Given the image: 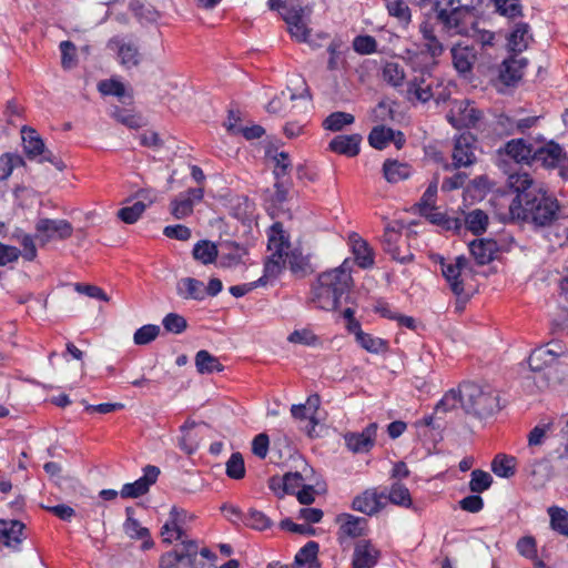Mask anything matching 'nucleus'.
<instances>
[{"label": "nucleus", "mask_w": 568, "mask_h": 568, "mask_svg": "<svg viewBox=\"0 0 568 568\" xmlns=\"http://www.w3.org/2000/svg\"><path fill=\"white\" fill-rule=\"evenodd\" d=\"M508 184L516 195L509 203L508 215L503 217L504 223H526L541 230L552 227L564 217L556 195L528 173L511 174Z\"/></svg>", "instance_id": "nucleus-1"}, {"label": "nucleus", "mask_w": 568, "mask_h": 568, "mask_svg": "<svg viewBox=\"0 0 568 568\" xmlns=\"http://www.w3.org/2000/svg\"><path fill=\"white\" fill-rule=\"evenodd\" d=\"M424 9L429 7L427 14L434 13L435 20L448 36L474 34L477 29L475 7L462 6L459 0H410Z\"/></svg>", "instance_id": "nucleus-2"}, {"label": "nucleus", "mask_w": 568, "mask_h": 568, "mask_svg": "<svg viewBox=\"0 0 568 568\" xmlns=\"http://www.w3.org/2000/svg\"><path fill=\"white\" fill-rule=\"evenodd\" d=\"M353 283L352 275H336L332 271L323 272L313 287V302L324 311H335L341 297L348 293Z\"/></svg>", "instance_id": "nucleus-3"}, {"label": "nucleus", "mask_w": 568, "mask_h": 568, "mask_svg": "<svg viewBox=\"0 0 568 568\" xmlns=\"http://www.w3.org/2000/svg\"><path fill=\"white\" fill-rule=\"evenodd\" d=\"M499 394L485 392L475 384L464 385L463 409L477 418H486L501 409Z\"/></svg>", "instance_id": "nucleus-4"}, {"label": "nucleus", "mask_w": 568, "mask_h": 568, "mask_svg": "<svg viewBox=\"0 0 568 568\" xmlns=\"http://www.w3.org/2000/svg\"><path fill=\"white\" fill-rule=\"evenodd\" d=\"M21 138L23 152L29 160H38L39 163L49 162L59 171H63L67 168L60 158L45 148L43 140L33 128L23 125Z\"/></svg>", "instance_id": "nucleus-5"}, {"label": "nucleus", "mask_w": 568, "mask_h": 568, "mask_svg": "<svg viewBox=\"0 0 568 568\" xmlns=\"http://www.w3.org/2000/svg\"><path fill=\"white\" fill-rule=\"evenodd\" d=\"M36 237L40 239L42 244L52 240L64 241L72 236L73 226L67 220H52L48 217L39 219L36 223Z\"/></svg>", "instance_id": "nucleus-6"}, {"label": "nucleus", "mask_w": 568, "mask_h": 568, "mask_svg": "<svg viewBox=\"0 0 568 568\" xmlns=\"http://www.w3.org/2000/svg\"><path fill=\"white\" fill-rule=\"evenodd\" d=\"M475 142L476 138L470 132H463L455 139L454 150L452 154V166L454 169L469 166L475 163Z\"/></svg>", "instance_id": "nucleus-7"}, {"label": "nucleus", "mask_w": 568, "mask_h": 568, "mask_svg": "<svg viewBox=\"0 0 568 568\" xmlns=\"http://www.w3.org/2000/svg\"><path fill=\"white\" fill-rule=\"evenodd\" d=\"M143 476L133 483L124 484L120 495L122 498H139L145 495L150 487L156 483L160 475V468L153 465H146L143 468Z\"/></svg>", "instance_id": "nucleus-8"}, {"label": "nucleus", "mask_w": 568, "mask_h": 568, "mask_svg": "<svg viewBox=\"0 0 568 568\" xmlns=\"http://www.w3.org/2000/svg\"><path fill=\"white\" fill-rule=\"evenodd\" d=\"M377 436V424H368L361 433H346L344 440L347 448L353 453H368L375 445Z\"/></svg>", "instance_id": "nucleus-9"}, {"label": "nucleus", "mask_w": 568, "mask_h": 568, "mask_svg": "<svg viewBox=\"0 0 568 568\" xmlns=\"http://www.w3.org/2000/svg\"><path fill=\"white\" fill-rule=\"evenodd\" d=\"M381 558V550L369 539H359L354 547L352 568H374Z\"/></svg>", "instance_id": "nucleus-10"}, {"label": "nucleus", "mask_w": 568, "mask_h": 568, "mask_svg": "<svg viewBox=\"0 0 568 568\" xmlns=\"http://www.w3.org/2000/svg\"><path fill=\"white\" fill-rule=\"evenodd\" d=\"M400 240V232L394 226L387 225L382 237V246L384 252L388 254L394 261H397L402 264H407L414 260V254L408 248L406 250L405 254H402L398 246Z\"/></svg>", "instance_id": "nucleus-11"}, {"label": "nucleus", "mask_w": 568, "mask_h": 568, "mask_svg": "<svg viewBox=\"0 0 568 568\" xmlns=\"http://www.w3.org/2000/svg\"><path fill=\"white\" fill-rule=\"evenodd\" d=\"M457 111L458 115L453 111L446 115L447 121L456 129L474 128L483 116L481 111L471 106L469 100L458 102Z\"/></svg>", "instance_id": "nucleus-12"}, {"label": "nucleus", "mask_w": 568, "mask_h": 568, "mask_svg": "<svg viewBox=\"0 0 568 568\" xmlns=\"http://www.w3.org/2000/svg\"><path fill=\"white\" fill-rule=\"evenodd\" d=\"M336 521L341 524L338 530L339 544H344L345 537L358 538L366 535L367 519L364 517H356L351 514H341L336 517Z\"/></svg>", "instance_id": "nucleus-13"}, {"label": "nucleus", "mask_w": 568, "mask_h": 568, "mask_svg": "<svg viewBox=\"0 0 568 568\" xmlns=\"http://www.w3.org/2000/svg\"><path fill=\"white\" fill-rule=\"evenodd\" d=\"M382 499H386V494H377L375 490L366 489L362 495L353 499L352 508L356 511L372 516L385 507Z\"/></svg>", "instance_id": "nucleus-14"}, {"label": "nucleus", "mask_w": 568, "mask_h": 568, "mask_svg": "<svg viewBox=\"0 0 568 568\" xmlns=\"http://www.w3.org/2000/svg\"><path fill=\"white\" fill-rule=\"evenodd\" d=\"M362 135L354 133L349 135L341 134L334 136L328 143V150L347 158H354L359 154Z\"/></svg>", "instance_id": "nucleus-15"}, {"label": "nucleus", "mask_w": 568, "mask_h": 568, "mask_svg": "<svg viewBox=\"0 0 568 568\" xmlns=\"http://www.w3.org/2000/svg\"><path fill=\"white\" fill-rule=\"evenodd\" d=\"M26 526L20 520L0 519V541L14 550L19 549V545L26 538L23 530Z\"/></svg>", "instance_id": "nucleus-16"}, {"label": "nucleus", "mask_w": 568, "mask_h": 568, "mask_svg": "<svg viewBox=\"0 0 568 568\" xmlns=\"http://www.w3.org/2000/svg\"><path fill=\"white\" fill-rule=\"evenodd\" d=\"M469 252L478 265H486L494 261L498 244L491 239H477L469 243Z\"/></svg>", "instance_id": "nucleus-17"}, {"label": "nucleus", "mask_w": 568, "mask_h": 568, "mask_svg": "<svg viewBox=\"0 0 568 568\" xmlns=\"http://www.w3.org/2000/svg\"><path fill=\"white\" fill-rule=\"evenodd\" d=\"M186 516V511L183 509H179L173 506L169 514V520L162 526L161 535L163 536V542L172 544L173 539L170 536L171 532H175V540H182V537L185 536V531L182 528V524L184 523V518Z\"/></svg>", "instance_id": "nucleus-18"}, {"label": "nucleus", "mask_w": 568, "mask_h": 568, "mask_svg": "<svg viewBox=\"0 0 568 568\" xmlns=\"http://www.w3.org/2000/svg\"><path fill=\"white\" fill-rule=\"evenodd\" d=\"M504 151L517 163L531 164L535 146L524 139H513L505 144Z\"/></svg>", "instance_id": "nucleus-19"}, {"label": "nucleus", "mask_w": 568, "mask_h": 568, "mask_svg": "<svg viewBox=\"0 0 568 568\" xmlns=\"http://www.w3.org/2000/svg\"><path fill=\"white\" fill-rule=\"evenodd\" d=\"M560 352L548 349L544 346L536 347L529 355L528 364L532 372H541L554 366L560 356Z\"/></svg>", "instance_id": "nucleus-20"}, {"label": "nucleus", "mask_w": 568, "mask_h": 568, "mask_svg": "<svg viewBox=\"0 0 568 568\" xmlns=\"http://www.w3.org/2000/svg\"><path fill=\"white\" fill-rule=\"evenodd\" d=\"M352 252L355 256V263L361 268H371L374 265V253L368 243L356 233L349 236Z\"/></svg>", "instance_id": "nucleus-21"}, {"label": "nucleus", "mask_w": 568, "mask_h": 568, "mask_svg": "<svg viewBox=\"0 0 568 568\" xmlns=\"http://www.w3.org/2000/svg\"><path fill=\"white\" fill-rule=\"evenodd\" d=\"M561 156V146L558 143L550 141L542 146L535 148L532 163L540 162L545 168H555L557 166Z\"/></svg>", "instance_id": "nucleus-22"}, {"label": "nucleus", "mask_w": 568, "mask_h": 568, "mask_svg": "<svg viewBox=\"0 0 568 568\" xmlns=\"http://www.w3.org/2000/svg\"><path fill=\"white\" fill-rule=\"evenodd\" d=\"M268 235V250L273 251L272 256L283 258L286 255V250L290 247L288 235L285 234L281 222H275L270 229Z\"/></svg>", "instance_id": "nucleus-23"}, {"label": "nucleus", "mask_w": 568, "mask_h": 568, "mask_svg": "<svg viewBox=\"0 0 568 568\" xmlns=\"http://www.w3.org/2000/svg\"><path fill=\"white\" fill-rule=\"evenodd\" d=\"M452 58L454 68L459 74L465 75L471 71L476 55L473 48L457 44L452 48Z\"/></svg>", "instance_id": "nucleus-24"}, {"label": "nucleus", "mask_w": 568, "mask_h": 568, "mask_svg": "<svg viewBox=\"0 0 568 568\" xmlns=\"http://www.w3.org/2000/svg\"><path fill=\"white\" fill-rule=\"evenodd\" d=\"M178 294L185 300L202 301L205 297V286L202 281L194 277H183L176 284Z\"/></svg>", "instance_id": "nucleus-25"}, {"label": "nucleus", "mask_w": 568, "mask_h": 568, "mask_svg": "<svg viewBox=\"0 0 568 568\" xmlns=\"http://www.w3.org/2000/svg\"><path fill=\"white\" fill-rule=\"evenodd\" d=\"M410 166L397 160L386 159L383 163V175L388 183H398L410 176Z\"/></svg>", "instance_id": "nucleus-26"}, {"label": "nucleus", "mask_w": 568, "mask_h": 568, "mask_svg": "<svg viewBox=\"0 0 568 568\" xmlns=\"http://www.w3.org/2000/svg\"><path fill=\"white\" fill-rule=\"evenodd\" d=\"M438 261L442 265L443 276L449 284L452 292L456 297H458V300H462L464 296V282L460 280V271L455 267L454 263H445V258L443 256H438Z\"/></svg>", "instance_id": "nucleus-27"}, {"label": "nucleus", "mask_w": 568, "mask_h": 568, "mask_svg": "<svg viewBox=\"0 0 568 568\" xmlns=\"http://www.w3.org/2000/svg\"><path fill=\"white\" fill-rule=\"evenodd\" d=\"M111 43L116 45L120 63L124 68L131 69L140 64L141 54L135 44L121 42L120 40H112Z\"/></svg>", "instance_id": "nucleus-28"}, {"label": "nucleus", "mask_w": 568, "mask_h": 568, "mask_svg": "<svg viewBox=\"0 0 568 568\" xmlns=\"http://www.w3.org/2000/svg\"><path fill=\"white\" fill-rule=\"evenodd\" d=\"M530 27L527 22H518L515 24L514 30L508 37V48L515 54H518L527 49L528 42L527 37L529 33Z\"/></svg>", "instance_id": "nucleus-29"}, {"label": "nucleus", "mask_w": 568, "mask_h": 568, "mask_svg": "<svg viewBox=\"0 0 568 568\" xmlns=\"http://www.w3.org/2000/svg\"><path fill=\"white\" fill-rule=\"evenodd\" d=\"M195 366L200 374H213L224 371V365L209 351L201 349L195 355Z\"/></svg>", "instance_id": "nucleus-30"}, {"label": "nucleus", "mask_w": 568, "mask_h": 568, "mask_svg": "<svg viewBox=\"0 0 568 568\" xmlns=\"http://www.w3.org/2000/svg\"><path fill=\"white\" fill-rule=\"evenodd\" d=\"M286 256L288 268L294 275L298 277H305L306 275L314 272V268L310 262V257L304 256L300 250L295 248L291 251V253L286 254Z\"/></svg>", "instance_id": "nucleus-31"}, {"label": "nucleus", "mask_w": 568, "mask_h": 568, "mask_svg": "<svg viewBox=\"0 0 568 568\" xmlns=\"http://www.w3.org/2000/svg\"><path fill=\"white\" fill-rule=\"evenodd\" d=\"M192 255L194 260L200 263L207 265L214 263L219 256V250L216 245L209 240H200L195 243Z\"/></svg>", "instance_id": "nucleus-32"}, {"label": "nucleus", "mask_w": 568, "mask_h": 568, "mask_svg": "<svg viewBox=\"0 0 568 568\" xmlns=\"http://www.w3.org/2000/svg\"><path fill=\"white\" fill-rule=\"evenodd\" d=\"M222 246L229 250L227 253H223L220 257V265L222 267H231L242 263V257L247 254L246 248L234 241H226Z\"/></svg>", "instance_id": "nucleus-33"}, {"label": "nucleus", "mask_w": 568, "mask_h": 568, "mask_svg": "<svg viewBox=\"0 0 568 568\" xmlns=\"http://www.w3.org/2000/svg\"><path fill=\"white\" fill-rule=\"evenodd\" d=\"M491 470L500 478H510L516 474V458L498 454L491 462Z\"/></svg>", "instance_id": "nucleus-34"}, {"label": "nucleus", "mask_w": 568, "mask_h": 568, "mask_svg": "<svg viewBox=\"0 0 568 568\" xmlns=\"http://www.w3.org/2000/svg\"><path fill=\"white\" fill-rule=\"evenodd\" d=\"M320 551L318 542L311 540L306 542L295 555L293 568H301L308 564L310 568L314 567L317 562V555Z\"/></svg>", "instance_id": "nucleus-35"}, {"label": "nucleus", "mask_w": 568, "mask_h": 568, "mask_svg": "<svg viewBox=\"0 0 568 568\" xmlns=\"http://www.w3.org/2000/svg\"><path fill=\"white\" fill-rule=\"evenodd\" d=\"M550 528L561 536L568 537V510L559 506H550L547 509Z\"/></svg>", "instance_id": "nucleus-36"}, {"label": "nucleus", "mask_w": 568, "mask_h": 568, "mask_svg": "<svg viewBox=\"0 0 568 568\" xmlns=\"http://www.w3.org/2000/svg\"><path fill=\"white\" fill-rule=\"evenodd\" d=\"M465 226L474 235L479 236L487 230L488 215L483 210H473L465 216Z\"/></svg>", "instance_id": "nucleus-37"}, {"label": "nucleus", "mask_w": 568, "mask_h": 568, "mask_svg": "<svg viewBox=\"0 0 568 568\" xmlns=\"http://www.w3.org/2000/svg\"><path fill=\"white\" fill-rule=\"evenodd\" d=\"M111 116L119 123L130 129H139L145 124L142 115L134 113L129 109L120 108L118 105L113 106L111 111Z\"/></svg>", "instance_id": "nucleus-38"}, {"label": "nucleus", "mask_w": 568, "mask_h": 568, "mask_svg": "<svg viewBox=\"0 0 568 568\" xmlns=\"http://www.w3.org/2000/svg\"><path fill=\"white\" fill-rule=\"evenodd\" d=\"M130 9L141 23H155L161 17L152 4L139 0L131 2Z\"/></svg>", "instance_id": "nucleus-39"}, {"label": "nucleus", "mask_w": 568, "mask_h": 568, "mask_svg": "<svg viewBox=\"0 0 568 568\" xmlns=\"http://www.w3.org/2000/svg\"><path fill=\"white\" fill-rule=\"evenodd\" d=\"M464 402V385L458 389H450L445 393L443 398L435 406V414L447 413L457 407L458 404L463 407Z\"/></svg>", "instance_id": "nucleus-40"}, {"label": "nucleus", "mask_w": 568, "mask_h": 568, "mask_svg": "<svg viewBox=\"0 0 568 568\" xmlns=\"http://www.w3.org/2000/svg\"><path fill=\"white\" fill-rule=\"evenodd\" d=\"M424 216L429 223L442 226L445 231L459 233L463 227V222L459 217H450L446 213L427 212Z\"/></svg>", "instance_id": "nucleus-41"}, {"label": "nucleus", "mask_w": 568, "mask_h": 568, "mask_svg": "<svg viewBox=\"0 0 568 568\" xmlns=\"http://www.w3.org/2000/svg\"><path fill=\"white\" fill-rule=\"evenodd\" d=\"M407 94L414 95L422 103H426L433 98L432 85H425L424 75L415 77L407 84Z\"/></svg>", "instance_id": "nucleus-42"}, {"label": "nucleus", "mask_w": 568, "mask_h": 568, "mask_svg": "<svg viewBox=\"0 0 568 568\" xmlns=\"http://www.w3.org/2000/svg\"><path fill=\"white\" fill-rule=\"evenodd\" d=\"M393 138V129L385 125H376L368 134V143L376 150H384Z\"/></svg>", "instance_id": "nucleus-43"}, {"label": "nucleus", "mask_w": 568, "mask_h": 568, "mask_svg": "<svg viewBox=\"0 0 568 568\" xmlns=\"http://www.w3.org/2000/svg\"><path fill=\"white\" fill-rule=\"evenodd\" d=\"M355 118L351 113L343 111H336L331 113L324 121L323 128L327 131L337 132L341 131L345 125L353 124Z\"/></svg>", "instance_id": "nucleus-44"}, {"label": "nucleus", "mask_w": 568, "mask_h": 568, "mask_svg": "<svg viewBox=\"0 0 568 568\" xmlns=\"http://www.w3.org/2000/svg\"><path fill=\"white\" fill-rule=\"evenodd\" d=\"M424 47L425 51L414 53L408 52L409 57H412V62L414 65H417V60L419 58L429 55L435 59L444 53V45L436 36L426 39Z\"/></svg>", "instance_id": "nucleus-45"}, {"label": "nucleus", "mask_w": 568, "mask_h": 568, "mask_svg": "<svg viewBox=\"0 0 568 568\" xmlns=\"http://www.w3.org/2000/svg\"><path fill=\"white\" fill-rule=\"evenodd\" d=\"M524 72L517 68L515 63H513L509 59H505L499 69V79L500 81L507 85H515L518 81L521 80Z\"/></svg>", "instance_id": "nucleus-46"}, {"label": "nucleus", "mask_w": 568, "mask_h": 568, "mask_svg": "<svg viewBox=\"0 0 568 568\" xmlns=\"http://www.w3.org/2000/svg\"><path fill=\"white\" fill-rule=\"evenodd\" d=\"M386 498L394 505L409 508L412 506V496L408 488L400 484L394 483Z\"/></svg>", "instance_id": "nucleus-47"}, {"label": "nucleus", "mask_w": 568, "mask_h": 568, "mask_svg": "<svg viewBox=\"0 0 568 568\" xmlns=\"http://www.w3.org/2000/svg\"><path fill=\"white\" fill-rule=\"evenodd\" d=\"M243 525L251 529L262 531L268 529L273 523L264 513L251 508L247 514H245Z\"/></svg>", "instance_id": "nucleus-48"}, {"label": "nucleus", "mask_w": 568, "mask_h": 568, "mask_svg": "<svg viewBox=\"0 0 568 568\" xmlns=\"http://www.w3.org/2000/svg\"><path fill=\"white\" fill-rule=\"evenodd\" d=\"M493 484V477L489 473L475 469L470 474L469 489L471 493L481 494L489 489Z\"/></svg>", "instance_id": "nucleus-49"}, {"label": "nucleus", "mask_w": 568, "mask_h": 568, "mask_svg": "<svg viewBox=\"0 0 568 568\" xmlns=\"http://www.w3.org/2000/svg\"><path fill=\"white\" fill-rule=\"evenodd\" d=\"M125 514L126 520L123 525L125 534L132 539L144 538L145 536H148L149 529L142 527L140 523L135 518H133L134 509L132 507H126Z\"/></svg>", "instance_id": "nucleus-50"}, {"label": "nucleus", "mask_w": 568, "mask_h": 568, "mask_svg": "<svg viewBox=\"0 0 568 568\" xmlns=\"http://www.w3.org/2000/svg\"><path fill=\"white\" fill-rule=\"evenodd\" d=\"M356 342L367 352L377 354L387 349V342L383 338L375 337L368 333H361Z\"/></svg>", "instance_id": "nucleus-51"}, {"label": "nucleus", "mask_w": 568, "mask_h": 568, "mask_svg": "<svg viewBox=\"0 0 568 568\" xmlns=\"http://www.w3.org/2000/svg\"><path fill=\"white\" fill-rule=\"evenodd\" d=\"M225 473L231 479H242L245 477V464L241 453L236 452L231 455L226 462Z\"/></svg>", "instance_id": "nucleus-52"}, {"label": "nucleus", "mask_w": 568, "mask_h": 568, "mask_svg": "<svg viewBox=\"0 0 568 568\" xmlns=\"http://www.w3.org/2000/svg\"><path fill=\"white\" fill-rule=\"evenodd\" d=\"M496 7V11L510 19L521 17L523 8L519 0H489Z\"/></svg>", "instance_id": "nucleus-53"}, {"label": "nucleus", "mask_w": 568, "mask_h": 568, "mask_svg": "<svg viewBox=\"0 0 568 568\" xmlns=\"http://www.w3.org/2000/svg\"><path fill=\"white\" fill-rule=\"evenodd\" d=\"M438 180L437 178H435L425 190L424 194L420 197V201L417 203L420 215H425L428 212V210H433L435 207Z\"/></svg>", "instance_id": "nucleus-54"}, {"label": "nucleus", "mask_w": 568, "mask_h": 568, "mask_svg": "<svg viewBox=\"0 0 568 568\" xmlns=\"http://www.w3.org/2000/svg\"><path fill=\"white\" fill-rule=\"evenodd\" d=\"M352 45L353 50L362 55L372 54L377 51V41L369 34L356 36Z\"/></svg>", "instance_id": "nucleus-55"}, {"label": "nucleus", "mask_w": 568, "mask_h": 568, "mask_svg": "<svg viewBox=\"0 0 568 568\" xmlns=\"http://www.w3.org/2000/svg\"><path fill=\"white\" fill-rule=\"evenodd\" d=\"M303 14L304 8L302 0H285L281 16L286 23L301 20Z\"/></svg>", "instance_id": "nucleus-56"}, {"label": "nucleus", "mask_w": 568, "mask_h": 568, "mask_svg": "<svg viewBox=\"0 0 568 568\" xmlns=\"http://www.w3.org/2000/svg\"><path fill=\"white\" fill-rule=\"evenodd\" d=\"M145 209L146 205L142 201H138L131 206L120 209L116 215L122 222L133 224L140 219Z\"/></svg>", "instance_id": "nucleus-57"}, {"label": "nucleus", "mask_w": 568, "mask_h": 568, "mask_svg": "<svg viewBox=\"0 0 568 568\" xmlns=\"http://www.w3.org/2000/svg\"><path fill=\"white\" fill-rule=\"evenodd\" d=\"M192 202L180 193L178 197L171 201V213L178 219L182 220L193 213Z\"/></svg>", "instance_id": "nucleus-58"}, {"label": "nucleus", "mask_w": 568, "mask_h": 568, "mask_svg": "<svg viewBox=\"0 0 568 568\" xmlns=\"http://www.w3.org/2000/svg\"><path fill=\"white\" fill-rule=\"evenodd\" d=\"M384 80L393 87H399L405 79V72L396 62H387L383 69Z\"/></svg>", "instance_id": "nucleus-59"}, {"label": "nucleus", "mask_w": 568, "mask_h": 568, "mask_svg": "<svg viewBox=\"0 0 568 568\" xmlns=\"http://www.w3.org/2000/svg\"><path fill=\"white\" fill-rule=\"evenodd\" d=\"M163 327L168 333L181 334L187 328L186 320L178 313H169L162 321Z\"/></svg>", "instance_id": "nucleus-60"}, {"label": "nucleus", "mask_w": 568, "mask_h": 568, "mask_svg": "<svg viewBox=\"0 0 568 568\" xmlns=\"http://www.w3.org/2000/svg\"><path fill=\"white\" fill-rule=\"evenodd\" d=\"M98 90L103 95H112L119 99L125 97L124 84L115 79L102 80L98 83Z\"/></svg>", "instance_id": "nucleus-61"}, {"label": "nucleus", "mask_w": 568, "mask_h": 568, "mask_svg": "<svg viewBox=\"0 0 568 568\" xmlns=\"http://www.w3.org/2000/svg\"><path fill=\"white\" fill-rule=\"evenodd\" d=\"M159 334L160 326L146 324L135 331L133 341L136 345H146L154 341Z\"/></svg>", "instance_id": "nucleus-62"}, {"label": "nucleus", "mask_w": 568, "mask_h": 568, "mask_svg": "<svg viewBox=\"0 0 568 568\" xmlns=\"http://www.w3.org/2000/svg\"><path fill=\"white\" fill-rule=\"evenodd\" d=\"M273 161L275 163L273 170L274 178L284 179L288 175L292 170V162L287 152H276L273 156Z\"/></svg>", "instance_id": "nucleus-63"}, {"label": "nucleus", "mask_w": 568, "mask_h": 568, "mask_svg": "<svg viewBox=\"0 0 568 568\" xmlns=\"http://www.w3.org/2000/svg\"><path fill=\"white\" fill-rule=\"evenodd\" d=\"M387 10L389 16L397 18L400 22H410V10L403 0H390L387 2Z\"/></svg>", "instance_id": "nucleus-64"}]
</instances>
